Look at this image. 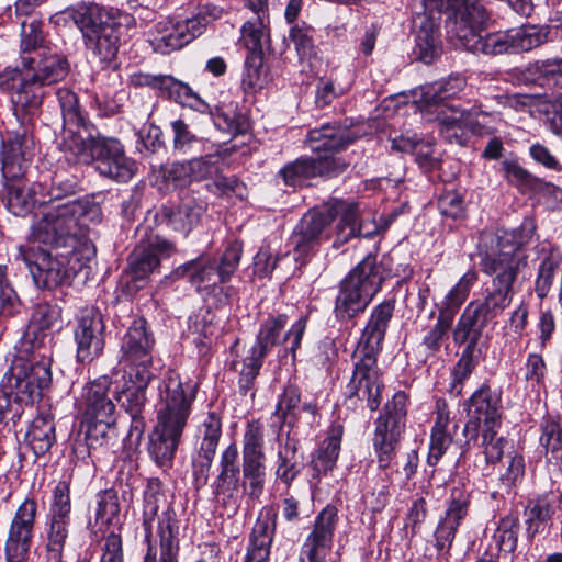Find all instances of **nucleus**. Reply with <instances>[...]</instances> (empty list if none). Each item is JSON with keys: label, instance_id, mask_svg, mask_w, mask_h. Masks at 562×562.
I'll return each mask as SVG.
<instances>
[{"label": "nucleus", "instance_id": "nucleus-1", "mask_svg": "<svg viewBox=\"0 0 562 562\" xmlns=\"http://www.w3.org/2000/svg\"><path fill=\"white\" fill-rule=\"evenodd\" d=\"M69 72L67 58L47 48L22 58V67H7L0 72V90L10 97L13 114L21 128L9 133L0 153L2 176L19 180L29 167L33 138L30 125L38 115L45 97L44 86L66 78Z\"/></svg>", "mask_w": 562, "mask_h": 562}, {"label": "nucleus", "instance_id": "nucleus-2", "mask_svg": "<svg viewBox=\"0 0 562 562\" xmlns=\"http://www.w3.org/2000/svg\"><path fill=\"white\" fill-rule=\"evenodd\" d=\"M532 221L526 220L516 229L485 234L490 248L481 254L480 267L491 277L483 297L471 301L461 316L488 325L510 305L515 294L514 284L520 271L527 266V258L520 248L528 244L535 233Z\"/></svg>", "mask_w": 562, "mask_h": 562}, {"label": "nucleus", "instance_id": "nucleus-3", "mask_svg": "<svg viewBox=\"0 0 562 562\" xmlns=\"http://www.w3.org/2000/svg\"><path fill=\"white\" fill-rule=\"evenodd\" d=\"M198 385L183 381L169 370L159 384L157 424L150 435L148 452L159 467H169L175 458L181 436L196 397Z\"/></svg>", "mask_w": 562, "mask_h": 562}, {"label": "nucleus", "instance_id": "nucleus-4", "mask_svg": "<svg viewBox=\"0 0 562 562\" xmlns=\"http://www.w3.org/2000/svg\"><path fill=\"white\" fill-rule=\"evenodd\" d=\"M340 221L336 227V240L334 246L345 244L352 237H370L371 232L364 231L362 223H358V205L336 202L333 206L310 210L295 226L290 244L293 248L295 261L304 265L315 254L322 241L328 238L327 229L337 215Z\"/></svg>", "mask_w": 562, "mask_h": 562}, {"label": "nucleus", "instance_id": "nucleus-5", "mask_svg": "<svg viewBox=\"0 0 562 562\" xmlns=\"http://www.w3.org/2000/svg\"><path fill=\"white\" fill-rule=\"evenodd\" d=\"M102 218L100 205L92 200H67L50 205L33 224L30 238L54 248L71 247L86 235L90 223Z\"/></svg>", "mask_w": 562, "mask_h": 562}, {"label": "nucleus", "instance_id": "nucleus-6", "mask_svg": "<svg viewBox=\"0 0 562 562\" xmlns=\"http://www.w3.org/2000/svg\"><path fill=\"white\" fill-rule=\"evenodd\" d=\"M60 149L67 160L93 164L101 176L116 182H128L138 169L136 161L125 155L124 146L116 138L71 134L60 143Z\"/></svg>", "mask_w": 562, "mask_h": 562}, {"label": "nucleus", "instance_id": "nucleus-7", "mask_svg": "<svg viewBox=\"0 0 562 562\" xmlns=\"http://www.w3.org/2000/svg\"><path fill=\"white\" fill-rule=\"evenodd\" d=\"M386 278L375 256L363 258L339 283L334 314L339 322L350 321L366 311Z\"/></svg>", "mask_w": 562, "mask_h": 562}, {"label": "nucleus", "instance_id": "nucleus-8", "mask_svg": "<svg viewBox=\"0 0 562 562\" xmlns=\"http://www.w3.org/2000/svg\"><path fill=\"white\" fill-rule=\"evenodd\" d=\"M52 360L45 355L31 358L16 357L1 381V393L7 406L12 402L20 406L32 405L42 397V391L52 382Z\"/></svg>", "mask_w": 562, "mask_h": 562}, {"label": "nucleus", "instance_id": "nucleus-9", "mask_svg": "<svg viewBox=\"0 0 562 562\" xmlns=\"http://www.w3.org/2000/svg\"><path fill=\"white\" fill-rule=\"evenodd\" d=\"M220 13L221 10L215 7H205L190 19H165L150 30V45L156 53L162 55L180 49L201 35L210 22L220 18Z\"/></svg>", "mask_w": 562, "mask_h": 562}, {"label": "nucleus", "instance_id": "nucleus-10", "mask_svg": "<svg viewBox=\"0 0 562 562\" xmlns=\"http://www.w3.org/2000/svg\"><path fill=\"white\" fill-rule=\"evenodd\" d=\"M477 279V272L474 269H469L440 302L438 305L437 322L427 331L420 344L426 356H435L440 350L442 341L447 338L448 331L451 328L454 316L467 301Z\"/></svg>", "mask_w": 562, "mask_h": 562}, {"label": "nucleus", "instance_id": "nucleus-11", "mask_svg": "<svg viewBox=\"0 0 562 562\" xmlns=\"http://www.w3.org/2000/svg\"><path fill=\"white\" fill-rule=\"evenodd\" d=\"M406 419V395L403 392L394 394L384 405L383 413L376 420L373 436V448L379 467L387 469L393 461Z\"/></svg>", "mask_w": 562, "mask_h": 562}, {"label": "nucleus", "instance_id": "nucleus-12", "mask_svg": "<svg viewBox=\"0 0 562 562\" xmlns=\"http://www.w3.org/2000/svg\"><path fill=\"white\" fill-rule=\"evenodd\" d=\"M155 345L153 334L147 329L144 318L133 321L122 338L120 349V363L126 376H137L142 381L153 378L151 351Z\"/></svg>", "mask_w": 562, "mask_h": 562}, {"label": "nucleus", "instance_id": "nucleus-13", "mask_svg": "<svg viewBox=\"0 0 562 562\" xmlns=\"http://www.w3.org/2000/svg\"><path fill=\"white\" fill-rule=\"evenodd\" d=\"M16 257L26 265L38 288L55 289L70 278L64 255H53L40 247L21 245L18 247Z\"/></svg>", "mask_w": 562, "mask_h": 562}, {"label": "nucleus", "instance_id": "nucleus-14", "mask_svg": "<svg viewBox=\"0 0 562 562\" xmlns=\"http://www.w3.org/2000/svg\"><path fill=\"white\" fill-rule=\"evenodd\" d=\"M37 508L34 497H26L18 506L4 543L7 562H23L27 559L33 541Z\"/></svg>", "mask_w": 562, "mask_h": 562}, {"label": "nucleus", "instance_id": "nucleus-15", "mask_svg": "<svg viewBox=\"0 0 562 562\" xmlns=\"http://www.w3.org/2000/svg\"><path fill=\"white\" fill-rule=\"evenodd\" d=\"M487 325L470 319L465 316L459 317L452 331L453 341L457 345L467 344L460 359L452 370V382L450 393L454 396L462 394L463 384L472 374L475 368L474 351Z\"/></svg>", "mask_w": 562, "mask_h": 562}, {"label": "nucleus", "instance_id": "nucleus-16", "mask_svg": "<svg viewBox=\"0 0 562 562\" xmlns=\"http://www.w3.org/2000/svg\"><path fill=\"white\" fill-rule=\"evenodd\" d=\"M285 324V315H278L266 319L261 325L260 330L257 334L256 342L250 348L249 352L265 359L272 347L282 342L284 353L291 352L294 359L295 351L300 348L302 337L306 329V319L301 317L291 326L289 331L284 334L281 339Z\"/></svg>", "mask_w": 562, "mask_h": 562}, {"label": "nucleus", "instance_id": "nucleus-17", "mask_svg": "<svg viewBox=\"0 0 562 562\" xmlns=\"http://www.w3.org/2000/svg\"><path fill=\"white\" fill-rule=\"evenodd\" d=\"M355 368L347 385L349 398L366 401L370 411H375L381 403L383 383L376 367V357L353 353Z\"/></svg>", "mask_w": 562, "mask_h": 562}, {"label": "nucleus", "instance_id": "nucleus-18", "mask_svg": "<svg viewBox=\"0 0 562 562\" xmlns=\"http://www.w3.org/2000/svg\"><path fill=\"white\" fill-rule=\"evenodd\" d=\"M104 328L102 315L97 308L87 307L80 312L75 328L76 357L79 362L90 363L102 355Z\"/></svg>", "mask_w": 562, "mask_h": 562}, {"label": "nucleus", "instance_id": "nucleus-19", "mask_svg": "<svg viewBox=\"0 0 562 562\" xmlns=\"http://www.w3.org/2000/svg\"><path fill=\"white\" fill-rule=\"evenodd\" d=\"M114 400L115 390H112V380L103 375L82 387L77 407L83 420H98V418L113 420L116 418Z\"/></svg>", "mask_w": 562, "mask_h": 562}, {"label": "nucleus", "instance_id": "nucleus-20", "mask_svg": "<svg viewBox=\"0 0 562 562\" xmlns=\"http://www.w3.org/2000/svg\"><path fill=\"white\" fill-rule=\"evenodd\" d=\"M470 495L462 487L451 490L445 516L441 517L435 530L438 559L446 560L448 558L458 527L468 515Z\"/></svg>", "mask_w": 562, "mask_h": 562}, {"label": "nucleus", "instance_id": "nucleus-21", "mask_svg": "<svg viewBox=\"0 0 562 562\" xmlns=\"http://www.w3.org/2000/svg\"><path fill=\"white\" fill-rule=\"evenodd\" d=\"M338 521L337 509L326 506L315 518L311 533L304 540L300 562H325L333 548V538Z\"/></svg>", "mask_w": 562, "mask_h": 562}, {"label": "nucleus", "instance_id": "nucleus-22", "mask_svg": "<svg viewBox=\"0 0 562 562\" xmlns=\"http://www.w3.org/2000/svg\"><path fill=\"white\" fill-rule=\"evenodd\" d=\"M222 436L221 417L212 412L198 427V449L193 459L195 481L205 484Z\"/></svg>", "mask_w": 562, "mask_h": 562}, {"label": "nucleus", "instance_id": "nucleus-23", "mask_svg": "<svg viewBox=\"0 0 562 562\" xmlns=\"http://www.w3.org/2000/svg\"><path fill=\"white\" fill-rule=\"evenodd\" d=\"M468 417L465 431L483 428H499L502 424L501 396L483 384L468 401Z\"/></svg>", "mask_w": 562, "mask_h": 562}, {"label": "nucleus", "instance_id": "nucleus-24", "mask_svg": "<svg viewBox=\"0 0 562 562\" xmlns=\"http://www.w3.org/2000/svg\"><path fill=\"white\" fill-rule=\"evenodd\" d=\"M176 250L173 243L159 235L150 237L146 243L140 241L130 256L128 268L133 278H147L159 268L161 259L171 257Z\"/></svg>", "mask_w": 562, "mask_h": 562}, {"label": "nucleus", "instance_id": "nucleus-25", "mask_svg": "<svg viewBox=\"0 0 562 562\" xmlns=\"http://www.w3.org/2000/svg\"><path fill=\"white\" fill-rule=\"evenodd\" d=\"M151 379L142 381L137 376H127L124 385L120 390L115 389V400L132 419L131 432L138 437L146 428L144 415L147 405L146 390Z\"/></svg>", "mask_w": 562, "mask_h": 562}, {"label": "nucleus", "instance_id": "nucleus-26", "mask_svg": "<svg viewBox=\"0 0 562 562\" xmlns=\"http://www.w3.org/2000/svg\"><path fill=\"white\" fill-rule=\"evenodd\" d=\"M394 308L395 303L392 300L383 301L373 307L355 350L356 355L378 357L393 317Z\"/></svg>", "mask_w": 562, "mask_h": 562}, {"label": "nucleus", "instance_id": "nucleus-27", "mask_svg": "<svg viewBox=\"0 0 562 562\" xmlns=\"http://www.w3.org/2000/svg\"><path fill=\"white\" fill-rule=\"evenodd\" d=\"M175 274L187 279L202 294H209L223 283L216 270V260L209 256H200L179 266Z\"/></svg>", "mask_w": 562, "mask_h": 562}, {"label": "nucleus", "instance_id": "nucleus-28", "mask_svg": "<svg viewBox=\"0 0 562 562\" xmlns=\"http://www.w3.org/2000/svg\"><path fill=\"white\" fill-rule=\"evenodd\" d=\"M159 559L149 543L143 562H179V524L176 513L167 510L159 519Z\"/></svg>", "mask_w": 562, "mask_h": 562}, {"label": "nucleus", "instance_id": "nucleus-29", "mask_svg": "<svg viewBox=\"0 0 562 562\" xmlns=\"http://www.w3.org/2000/svg\"><path fill=\"white\" fill-rule=\"evenodd\" d=\"M561 499L553 493L540 495L530 499L526 506V536L532 540L542 532L552 517L560 509Z\"/></svg>", "mask_w": 562, "mask_h": 562}, {"label": "nucleus", "instance_id": "nucleus-30", "mask_svg": "<svg viewBox=\"0 0 562 562\" xmlns=\"http://www.w3.org/2000/svg\"><path fill=\"white\" fill-rule=\"evenodd\" d=\"M239 452L236 443L227 446L220 458V473L216 479V493L226 494L225 503H233L236 506L235 494L240 486V468L238 463Z\"/></svg>", "mask_w": 562, "mask_h": 562}, {"label": "nucleus", "instance_id": "nucleus-31", "mask_svg": "<svg viewBox=\"0 0 562 562\" xmlns=\"http://www.w3.org/2000/svg\"><path fill=\"white\" fill-rule=\"evenodd\" d=\"M303 469L304 457L299 452V442L288 434L285 441L278 447L276 476L289 487Z\"/></svg>", "mask_w": 562, "mask_h": 562}, {"label": "nucleus", "instance_id": "nucleus-32", "mask_svg": "<svg viewBox=\"0 0 562 562\" xmlns=\"http://www.w3.org/2000/svg\"><path fill=\"white\" fill-rule=\"evenodd\" d=\"M355 139L356 136L349 130L327 123L311 130L306 142L313 151H329L345 149Z\"/></svg>", "mask_w": 562, "mask_h": 562}, {"label": "nucleus", "instance_id": "nucleus-33", "mask_svg": "<svg viewBox=\"0 0 562 562\" xmlns=\"http://www.w3.org/2000/svg\"><path fill=\"white\" fill-rule=\"evenodd\" d=\"M451 114L440 110L438 123L440 134L449 143L462 145L465 142L468 131H473L474 123L470 111L461 110L456 105L449 106Z\"/></svg>", "mask_w": 562, "mask_h": 562}, {"label": "nucleus", "instance_id": "nucleus-34", "mask_svg": "<svg viewBox=\"0 0 562 562\" xmlns=\"http://www.w3.org/2000/svg\"><path fill=\"white\" fill-rule=\"evenodd\" d=\"M205 205L194 198H184L172 209L165 211L168 225L176 232L188 235L201 221Z\"/></svg>", "mask_w": 562, "mask_h": 562}, {"label": "nucleus", "instance_id": "nucleus-35", "mask_svg": "<svg viewBox=\"0 0 562 562\" xmlns=\"http://www.w3.org/2000/svg\"><path fill=\"white\" fill-rule=\"evenodd\" d=\"M70 526L71 519L46 517L44 524L46 562H63Z\"/></svg>", "mask_w": 562, "mask_h": 562}, {"label": "nucleus", "instance_id": "nucleus-36", "mask_svg": "<svg viewBox=\"0 0 562 562\" xmlns=\"http://www.w3.org/2000/svg\"><path fill=\"white\" fill-rule=\"evenodd\" d=\"M416 31L415 55L425 64H431L440 54V33L438 25L426 15L419 18Z\"/></svg>", "mask_w": 562, "mask_h": 562}, {"label": "nucleus", "instance_id": "nucleus-37", "mask_svg": "<svg viewBox=\"0 0 562 562\" xmlns=\"http://www.w3.org/2000/svg\"><path fill=\"white\" fill-rule=\"evenodd\" d=\"M341 436V426L334 428L316 450L310 463L314 479L327 474L335 467L340 451Z\"/></svg>", "mask_w": 562, "mask_h": 562}, {"label": "nucleus", "instance_id": "nucleus-38", "mask_svg": "<svg viewBox=\"0 0 562 562\" xmlns=\"http://www.w3.org/2000/svg\"><path fill=\"white\" fill-rule=\"evenodd\" d=\"M26 440L36 457L46 454L56 441L54 418L50 415L36 416L26 432Z\"/></svg>", "mask_w": 562, "mask_h": 562}, {"label": "nucleus", "instance_id": "nucleus-39", "mask_svg": "<svg viewBox=\"0 0 562 562\" xmlns=\"http://www.w3.org/2000/svg\"><path fill=\"white\" fill-rule=\"evenodd\" d=\"M119 41L120 27L114 21L85 38L87 48L102 61H111L116 56Z\"/></svg>", "mask_w": 562, "mask_h": 562}, {"label": "nucleus", "instance_id": "nucleus-40", "mask_svg": "<svg viewBox=\"0 0 562 562\" xmlns=\"http://www.w3.org/2000/svg\"><path fill=\"white\" fill-rule=\"evenodd\" d=\"M70 18L85 38L114 21L102 7L95 3L78 4L70 11Z\"/></svg>", "mask_w": 562, "mask_h": 562}, {"label": "nucleus", "instance_id": "nucleus-41", "mask_svg": "<svg viewBox=\"0 0 562 562\" xmlns=\"http://www.w3.org/2000/svg\"><path fill=\"white\" fill-rule=\"evenodd\" d=\"M56 95L65 126V136L63 140L70 137L71 134L81 135L80 127L85 125V115L77 94L68 88H59L56 91Z\"/></svg>", "mask_w": 562, "mask_h": 562}, {"label": "nucleus", "instance_id": "nucleus-42", "mask_svg": "<svg viewBox=\"0 0 562 562\" xmlns=\"http://www.w3.org/2000/svg\"><path fill=\"white\" fill-rule=\"evenodd\" d=\"M273 530L268 520H257L249 537L244 562H268Z\"/></svg>", "mask_w": 562, "mask_h": 562}, {"label": "nucleus", "instance_id": "nucleus-43", "mask_svg": "<svg viewBox=\"0 0 562 562\" xmlns=\"http://www.w3.org/2000/svg\"><path fill=\"white\" fill-rule=\"evenodd\" d=\"M241 471L244 493L250 499H258L263 492L266 480L265 459L243 458Z\"/></svg>", "mask_w": 562, "mask_h": 562}, {"label": "nucleus", "instance_id": "nucleus-44", "mask_svg": "<svg viewBox=\"0 0 562 562\" xmlns=\"http://www.w3.org/2000/svg\"><path fill=\"white\" fill-rule=\"evenodd\" d=\"M165 503V495L160 492V484L157 480H150L147 484V488L144 493V510H143V526L145 529V539L147 542H150L151 536H153V522L156 517H158V520L162 515H158V510L160 507V504ZM167 510H171L175 513L173 509H171L169 506L167 507ZM165 510H162L161 514H164Z\"/></svg>", "mask_w": 562, "mask_h": 562}, {"label": "nucleus", "instance_id": "nucleus-45", "mask_svg": "<svg viewBox=\"0 0 562 562\" xmlns=\"http://www.w3.org/2000/svg\"><path fill=\"white\" fill-rule=\"evenodd\" d=\"M520 519L517 513L510 512L497 522L493 540L497 548L505 553H513L518 543Z\"/></svg>", "mask_w": 562, "mask_h": 562}, {"label": "nucleus", "instance_id": "nucleus-46", "mask_svg": "<svg viewBox=\"0 0 562 562\" xmlns=\"http://www.w3.org/2000/svg\"><path fill=\"white\" fill-rule=\"evenodd\" d=\"M36 203L45 204L47 201L37 199L34 188L20 181L8 188L7 206L12 214L23 216L31 212Z\"/></svg>", "mask_w": 562, "mask_h": 562}, {"label": "nucleus", "instance_id": "nucleus-47", "mask_svg": "<svg viewBox=\"0 0 562 562\" xmlns=\"http://www.w3.org/2000/svg\"><path fill=\"white\" fill-rule=\"evenodd\" d=\"M465 88V80L461 77H450L449 79L436 82L428 87L424 92L425 102L429 105L440 106L441 110L449 106L446 102L457 97Z\"/></svg>", "mask_w": 562, "mask_h": 562}, {"label": "nucleus", "instance_id": "nucleus-48", "mask_svg": "<svg viewBox=\"0 0 562 562\" xmlns=\"http://www.w3.org/2000/svg\"><path fill=\"white\" fill-rule=\"evenodd\" d=\"M526 471L525 459L516 451L508 452L502 464L498 481L499 488L506 493L520 484L524 480Z\"/></svg>", "mask_w": 562, "mask_h": 562}, {"label": "nucleus", "instance_id": "nucleus-49", "mask_svg": "<svg viewBox=\"0 0 562 562\" xmlns=\"http://www.w3.org/2000/svg\"><path fill=\"white\" fill-rule=\"evenodd\" d=\"M480 431V447L486 463V467L482 470V472L484 475H488L490 465L495 464L502 460L507 440L504 437L497 436L498 428H483Z\"/></svg>", "mask_w": 562, "mask_h": 562}, {"label": "nucleus", "instance_id": "nucleus-50", "mask_svg": "<svg viewBox=\"0 0 562 562\" xmlns=\"http://www.w3.org/2000/svg\"><path fill=\"white\" fill-rule=\"evenodd\" d=\"M241 40L249 54H263L265 47L269 44V35L262 18L248 20L243 25Z\"/></svg>", "mask_w": 562, "mask_h": 562}, {"label": "nucleus", "instance_id": "nucleus-51", "mask_svg": "<svg viewBox=\"0 0 562 562\" xmlns=\"http://www.w3.org/2000/svg\"><path fill=\"white\" fill-rule=\"evenodd\" d=\"M191 168V178L193 181H203L212 179L222 172L224 166V155L221 151L207 154L189 160Z\"/></svg>", "mask_w": 562, "mask_h": 562}, {"label": "nucleus", "instance_id": "nucleus-52", "mask_svg": "<svg viewBox=\"0 0 562 562\" xmlns=\"http://www.w3.org/2000/svg\"><path fill=\"white\" fill-rule=\"evenodd\" d=\"M540 446L550 461L558 463L562 460V428L559 423L548 419L541 424Z\"/></svg>", "mask_w": 562, "mask_h": 562}, {"label": "nucleus", "instance_id": "nucleus-53", "mask_svg": "<svg viewBox=\"0 0 562 562\" xmlns=\"http://www.w3.org/2000/svg\"><path fill=\"white\" fill-rule=\"evenodd\" d=\"M301 402V393L297 386L288 385L280 395L274 411V417L278 418L280 426L288 424L293 426L296 419V409Z\"/></svg>", "mask_w": 562, "mask_h": 562}, {"label": "nucleus", "instance_id": "nucleus-54", "mask_svg": "<svg viewBox=\"0 0 562 562\" xmlns=\"http://www.w3.org/2000/svg\"><path fill=\"white\" fill-rule=\"evenodd\" d=\"M172 132V149L177 154L189 155L201 143V138L192 133L189 125L181 119L170 122Z\"/></svg>", "mask_w": 562, "mask_h": 562}, {"label": "nucleus", "instance_id": "nucleus-55", "mask_svg": "<svg viewBox=\"0 0 562 562\" xmlns=\"http://www.w3.org/2000/svg\"><path fill=\"white\" fill-rule=\"evenodd\" d=\"M119 495L114 490H105L98 494L95 522L111 525L119 517Z\"/></svg>", "mask_w": 562, "mask_h": 562}, {"label": "nucleus", "instance_id": "nucleus-56", "mask_svg": "<svg viewBox=\"0 0 562 562\" xmlns=\"http://www.w3.org/2000/svg\"><path fill=\"white\" fill-rule=\"evenodd\" d=\"M116 418L106 420L98 418V420H83L82 426L86 428V439L88 446L95 448L108 442L110 437L114 435Z\"/></svg>", "mask_w": 562, "mask_h": 562}, {"label": "nucleus", "instance_id": "nucleus-57", "mask_svg": "<svg viewBox=\"0 0 562 562\" xmlns=\"http://www.w3.org/2000/svg\"><path fill=\"white\" fill-rule=\"evenodd\" d=\"M313 160L310 157H301L285 165L279 176L286 186H297L313 177Z\"/></svg>", "mask_w": 562, "mask_h": 562}, {"label": "nucleus", "instance_id": "nucleus-58", "mask_svg": "<svg viewBox=\"0 0 562 562\" xmlns=\"http://www.w3.org/2000/svg\"><path fill=\"white\" fill-rule=\"evenodd\" d=\"M21 301L8 279V267L0 265V315L13 316L20 310Z\"/></svg>", "mask_w": 562, "mask_h": 562}, {"label": "nucleus", "instance_id": "nucleus-59", "mask_svg": "<svg viewBox=\"0 0 562 562\" xmlns=\"http://www.w3.org/2000/svg\"><path fill=\"white\" fill-rule=\"evenodd\" d=\"M70 484L59 481L53 490V498L46 517L71 519Z\"/></svg>", "mask_w": 562, "mask_h": 562}, {"label": "nucleus", "instance_id": "nucleus-60", "mask_svg": "<svg viewBox=\"0 0 562 562\" xmlns=\"http://www.w3.org/2000/svg\"><path fill=\"white\" fill-rule=\"evenodd\" d=\"M267 82V71L263 68L261 54H248L245 60L243 85L251 89H261Z\"/></svg>", "mask_w": 562, "mask_h": 562}, {"label": "nucleus", "instance_id": "nucleus-61", "mask_svg": "<svg viewBox=\"0 0 562 562\" xmlns=\"http://www.w3.org/2000/svg\"><path fill=\"white\" fill-rule=\"evenodd\" d=\"M241 244L239 241H233L228 244L220 259L216 260V270L223 283L228 282L237 270L241 258Z\"/></svg>", "mask_w": 562, "mask_h": 562}, {"label": "nucleus", "instance_id": "nucleus-62", "mask_svg": "<svg viewBox=\"0 0 562 562\" xmlns=\"http://www.w3.org/2000/svg\"><path fill=\"white\" fill-rule=\"evenodd\" d=\"M211 116L213 117L214 125L218 130L232 136L244 134L248 128V123L245 117L237 114L235 111L225 112L221 108H215Z\"/></svg>", "mask_w": 562, "mask_h": 562}, {"label": "nucleus", "instance_id": "nucleus-63", "mask_svg": "<svg viewBox=\"0 0 562 562\" xmlns=\"http://www.w3.org/2000/svg\"><path fill=\"white\" fill-rule=\"evenodd\" d=\"M243 458L266 459L263 452V431L259 425L249 424L243 438Z\"/></svg>", "mask_w": 562, "mask_h": 562}, {"label": "nucleus", "instance_id": "nucleus-64", "mask_svg": "<svg viewBox=\"0 0 562 562\" xmlns=\"http://www.w3.org/2000/svg\"><path fill=\"white\" fill-rule=\"evenodd\" d=\"M263 359L249 352L243 363V369L239 373L238 386L239 393L246 396L254 389V383L262 367Z\"/></svg>", "mask_w": 562, "mask_h": 562}]
</instances>
